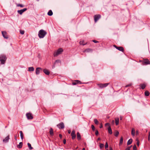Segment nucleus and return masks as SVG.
<instances>
[{"label":"nucleus","mask_w":150,"mask_h":150,"mask_svg":"<svg viewBox=\"0 0 150 150\" xmlns=\"http://www.w3.org/2000/svg\"><path fill=\"white\" fill-rule=\"evenodd\" d=\"M47 34V32L43 30H40L38 33V36L40 38H43Z\"/></svg>","instance_id":"f257e3e1"},{"label":"nucleus","mask_w":150,"mask_h":150,"mask_svg":"<svg viewBox=\"0 0 150 150\" xmlns=\"http://www.w3.org/2000/svg\"><path fill=\"white\" fill-rule=\"evenodd\" d=\"M63 51V50L62 48H59L56 52H55L54 53V56H57L58 55L61 54Z\"/></svg>","instance_id":"f03ea898"},{"label":"nucleus","mask_w":150,"mask_h":150,"mask_svg":"<svg viewBox=\"0 0 150 150\" xmlns=\"http://www.w3.org/2000/svg\"><path fill=\"white\" fill-rule=\"evenodd\" d=\"M6 59V57L5 55H1L0 56V61L2 64H4Z\"/></svg>","instance_id":"7ed1b4c3"},{"label":"nucleus","mask_w":150,"mask_h":150,"mask_svg":"<svg viewBox=\"0 0 150 150\" xmlns=\"http://www.w3.org/2000/svg\"><path fill=\"white\" fill-rule=\"evenodd\" d=\"M94 21L95 23L97 21L101 18V15L100 14L95 15L94 16Z\"/></svg>","instance_id":"20e7f679"},{"label":"nucleus","mask_w":150,"mask_h":150,"mask_svg":"<svg viewBox=\"0 0 150 150\" xmlns=\"http://www.w3.org/2000/svg\"><path fill=\"white\" fill-rule=\"evenodd\" d=\"M57 126L60 129H63L64 127V124L63 122H61L58 124Z\"/></svg>","instance_id":"39448f33"},{"label":"nucleus","mask_w":150,"mask_h":150,"mask_svg":"<svg viewBox=\"0 0 150 150\" xmlns=\"http://www.w3.org/2000/svg\"><path fill=\"white\" fill-rule=\"evenodd\" d=\"M142 64L146 65L150 64V62L147 59H144L143 60Z\"/></svg>","instance_id":"423d86ee"},{"label":"nucleus","mask_w":150,"mask_h":150,"mask_svg":"<svg viewBox=\"0 0 150 150\" xmlns=\"http://www.w3.org/2000/svg\"><path fill=\"white\" fill-rule=\"evenodd\" d=\"M113 46L122 52H124V49L123 47H117L115 45H114Z\"/></svg>","instance_id":"0eeeda50"},{"label":"nucleus","mask_w":150,"mask_h":150,"mask_svg":"<svg viewBox=\"0 0 150 150\" xmlns=\"http://www.w3.org/2000/svg\"><path fill=\"white\" fill-rule=\"evenodd\" d=\"M2 35L4 38L8 39V35H7V33L5 31H2L1 32Z\"/></svg>","instance_id":"6e6552de"},{"label":"nucleus","mask_w":150,"mask_h":150,"mask_svg":"<svg viewBox=\"0 0 150 150\" xmlns=\"http://www.w3.org/2000/svg\"><path fill=\"white\" fill-rule=\"evenodd\" d=\"M26 115L28 119H32L33 118L32 114L30 113H26Z\"/></svg>","instance_id":"1a4fd4ad"},{"label":"nucleus","mask_w":150,"mask_h":150,"mask_svg":"<svg viewBox=\"0 0 150 150\" xmlns=\"http://www.w3.org/2000/svg\"><path fill=\"white\" fill-rule=\"evenodd\" d=\"M27 10V8H25L22 9L18 10L17 11L18 13L20 15H22L23 13Z\"/></svg>","instance_id":"9d476101"},{"label":"nucleus","mask_w":150,"mask_h":150,"mask_svg":"<svg viewBox=\"0 0 150 150\" xmlns=\"http://www.w3.org/2000/svg\"><path fill=\"white\" fill-rule=\"evenodd\" d=\"M71 136H72V139H75L76 137V135L75 134V131L74 130L72 131L71 133Z\"/></svg>","instance_id":"9b49d317"},{"label":"nucleus","mask_w":150,"mask_h":150,"mask_svg":"<svg viewBox=\"0 0 150 150\" xmlns=\"http://www.w3.org/2000/svg\"><path fill=\"white\" fill-rule=\"evenodd\" d=\"M108 84V83H105L103 84H99L98 85L99 86V87L100 88H103L107 86Z\"/></svg>","instance_id":"f8f14e48"},{"label":"nucleus","mask_w":150,"mask_h":150,"mask_svg":"<svg viewBox=\"0 0 150 150\" xmlns=\"http://www.w3.org/2000/svg\"><path fill=\"white\" fill-rule=\"evenodd\" d=\"M9 139V135H8L3 140V142L5 143H7L8 142Z\"/></svg>","instance_id":"ddd939ff"},{"label":"nucleus","mask_w":150,"mask_h":150,"mask_svg":"<svg viewBox=\"0 0 150 150\" xmlns=\"http://www.w3.org/2000/svg\"><path fill=\"white\" fill-rule=\"evenodd\" d=\"M42 70V69L40 67H38L36 68L35 70L36 74L37 75L39 74L40 73V70Z\"/></svg>","instance_id":"4468645a"},{"label":"nucleus","mask_w":150,"mask_h":150,"mask_svg":"<svg viewBox=\"0 0 150 150\" xmlns=\"http://www.w3.org/2000/svg\"><path fill=\"white\" fill-rule=\"evenodd\" d=\"M81 83L80 81L78 80H75L74 82H72V84L73 85H76L77 84H81Z\"/></svg>","instance_id":"2eb2a0df"},{"label":"nucleus","mask_w":150,"mask_h":150,"mask_svg":"<svg viewBox=\"0 0 150 150\" xmlns=\"http://www.w3.org/2000/svg\"><path fill=\"white\" fill-rule=\"evenodd\" d=\"M77 139L78 140H79L81 139V136L79 132H77Z\"/></svg>","instance_id":"dca6fc26"},{"label":"nucleus","mask_w":150,"mask_h":150,"mask_svg":"<svg viewBox=\"0 0 150 150\" xmlns=\"http://www.w3.org/2000/svg\"><path fill=\"white\" fill-rule=\"evenodd\" d=\"M43 72L47 75H49L50 74L49 71L47 69H44L43 70Z\"/></svg>","instance_id":"f3484780"},{"label":"nucleus","mask_w":150,"mask_h":150,"mask_svg":"<svg viewBox=\"0 0 150 150\" xmlns=\"http://www.w3.org/2000/svg\"><path fill=\"white\" fill-rule=\"evenodd\" d=\"M146 85L145 84H140V86L141 88L142 89H144L145 88L146 86Z\"/></svg>","instance_id":"a211bd4d"},{"label":"nucleus","mask_w":150,"mask_h":150,"mask_svg":"<svg viewBox=\"0 0 150 150\" xmlns=\"http://www.w3.org/2000/svg\"><path fill=\"white\" fill-rule=\"evenodd\" d=\"M92 51V49H90V48H88V49H86L84 51H83V52H91Z\"/></svg>","instance_id":"6ab92c4d"},{"label":"nucleus","mask_w":150,"mask_h":150,"mask_svg":"<svg viewBox=\"0 0 150 150\" xmlns=\"http://www.w3.org/2000/svg\"><path fill=\"white\" fill-rule=\"evenodd\" d=\"M119 118H116L115 119V124L116 125H117L119 124Z\"/></svg>","instance_id":"aec40b11"},{"label":"nucleus","mask_w":150,"mask_h":150,"mask_svg":"<svg viewBox=\"0 0 150 150\" xmlns=\"http://www.w3.org/2000/svg\"><path fill=\"white\" fill-rule=\"evenodd\" d=\"M135 131L134 128H132V129L131 134L132 136H134L135 135Z\"/></svg>","instance_id":"412c9836"},{"label":"nucleus","mask_w":150,"mask_h":150,"mask_svg":"<svg viewBox=\"0 0 150 150\" xmlns=\"http://www.w3.org/2000/svg\"><path fill=\"white\" fill-rule=\"evenodd\" d=\"M50 133L51 135L53 136V129L52 128H50Z\"/></svg>","instance_id":"4be33fe9"},{"label":"nucleus","mask_w":150,"mask_h":150,"mask_svg":"<svg viewBox=\"0 0 150 150\" xmlns=\"http://www.w3.org/2000/svg\"><path fill=\"white\" fill-rule=\"evenodd\" d=\"M23 145V143L22 142H21L19 143V144H18L17 145V147L18 148H22Z\"/></svg>","instance_id":"5701e85b"},{"label":"nucleus","mask_w":150,"mask_h":150,"mask_svg":"<svg viewBox=\"0 0 150 150\" xmlns=\"http://www.w3.org/2000/svg\"><path fill=\"white\" fill-rule=\"evenodd\" d=\"M108 132L110 134H112V130L111 129V128L110 127V126H109V127H108Z\"/></svg>","instance_id":"b1692460"},{"label":"nucleus","mask_w":150,"mask_h":150,"mask_svg":"<svg viewBox=\"0 0 150 150\" xmlns=\"http://www.w3.org/2000/svg\"><path fill=\"white\" fill-rule=\"evenodd\" d=\"M132 142V139H130L129 140H128L127 142V145H129L130 144H131Z\"/></svg>","instance_id":"393cba45"},{"label":"nucleus","mask_w":150,"mask_h":150,"mask_svg":"<svg viewBox=\"0 0 150 150\" xmlns=\"http://www.w3.org/2000/svg\"><path fill=\"white\" fill-rule=\"evenodd\" d=\"M47 14L49 16H52L53 14V12L51 10H49L47 13Z\"/></svg>","instance_id":"a878e982"},{"label":"nucleus","mask_w":150,"mask_h":150,"mask_svg":"<svg viewBox=\"0 0 150 150\" xmlns=\"http://www.w3.org/2000/svg\"><path fill=\"white\" fill-rule=\"evenodd\" d=\"M144 94L146 96H148L150 94V93L148 91H146L144 92Z\"/></svg>","instance_id":"bb28decb"},{"label":"nucleus","mask_w":150,"mask_h":150,"mask_svg":"<svg viewBox=\"0 0 150 150\" xmlns=\"http://www.w3.org/2000/svg\"><path fill=\"white\" fill-rule=\"evenodd\" d=\"M20 136H21V139H23V132H22V131H20Z\"/></svg>","instance_id":"cd10ccee"},{"label":"nucleus","mask_w":150,"mask_h":150,"mask_svg":"<svg viewBox=\"0 0 150 150\" xmlns=\"http://www.w3.org/2000/svg\"><path fill=\"white\" fill-rule=\"evenodd\" d=\"M34 70V68L33 67H31L28 68V71H33Z\"/></svg>","instance_id":"c85d7f7f"},{"label":"nucleus","mask_w":150,"mask_h":150,"mask_svg":"<svg viewBox=\"0 0 150 150\" xmlns=\"http://www.w3.org/2000/svg\"><path fill=\"white\" fill-rule=\"evenodd\" d=\"M28 145L30 149L31 150L33 149V148L31 146V145L30 143H28Z\"/></svg>","instance_id":"c756f323"},{"label":"nucleus","mask_w":150,"mask_h":150,"mask_svg":"<svg viewBox=\"0 0 150 150\" xmlns=\"http://www.w3.org/2000/svg\"><path fill=\"white\" fill-rule=\"evenodd\" d=\"M123 138L122 137H121L120 138V142L119 143L120 145H121L122 144V142H123Z\"/></svg>","instance_id":"7c9ffc66"},{"label":"nucleus","mask_w":150,"mask_h":150,"mask_svg":"<svg viewBox=\"0 0 150 150\" xmlns=\"http://www.w3.org/2000/svg\"><path fill=\"white\" fill-rule=\"evenodd\" d=\"M16 6L18 7L20 6L21 8H23L24 7V5H23L20 4H17Z\"/></svg>","instance_id":"2f4dec72"},{"label":"nucleus","mask_w":150,"mask_h":150,"mask_svg":"<svg viewBox=\"0 0 150 150\" xmlns=\"http://www.w3.org/2000/svg\"><path fill=\"white\" fill-rule=\"evenodd\" d=\"M94 123H95V124H96V125H98V120L96 119H95L94 120Z\"/></svg>","instance_id":"473e14b6"},{"label":"nucleus","mask_w":150,"mask_h":150,"mask_svg":"<svg viewBox=\"0 0 150 150\" xmlns=\"http://www.w3.org/2000/svg\"><path fill=\"white\" fill-rule=\"evenodd\" d=\"M61 61L60 60H56L55 61V62H54V66L53 67H54V65H55V64L56 63H60V62Z\"/></svg>","instance_id":"72a5a7b5"},{"label":"nucleus","mask_w":150,"mask_h":150,"mask_svg":"<svg viewBox=\"0 0 150 150\" xmlns=\"http://www.w3.org/2000/svg\"><path fill=\"white\" fill-rule=\"evenodd\" d=\"M79 44L81 45H86L87 44V43H83V41H80L79 42Z\"/></svg>","instance_id":"f704fd0d"},{"label":"nucleus","mask_w":150,"mask_h":150,"mask_svg":"<svg viewBox=\"0 0 150 150\" xmlns=\"http://www.w3.org/2000/svg\"><path fill=\"white\" fill-rule=\"evenodd\" d=\"M119 134V132L118 131L115 132V133L114 135L115 136L117 137L118 136Z\"/></svg>","instance_id":"c9c22d12"},{"label":"nucleus","mask_w":150,"mask_h":150,"mask_svg":"<svg viewBox=\"0 0 150 150\" xmlns=\"http://www.w3.org/2000/svg\"><path fill=\"white\" fill-rule=\"evenodd\" d=\"M100 147L101 149L103 148L104 146V144H100Z\"/></svg>","instance_id":"e433bc0d"},{"label":"nucleus","mask_w":150,"mask_h":150,"mask_svg":"<svg viewBox=\"0 0 150 150\" xmlns=\"http://www.w3.org/2000/svg\"><path fill=\"white\" fill-rule=\"evenodd\" d=\"M108 143L107 142H106L105 144V149H107L108 148Z\"/></svg>","instance_id":"4c0bfd02"},{"label":"nucleus","mask_w":150,"mask_h":150,"mask_svg":"<svg viewBox=\"0 0 150 150\" xmlns=\"http://www.w3.org/2000/svg\"><path fill=\"white\" fill-rule=\"evenodd\" d=\"M91 127L93 131H94L95 130V127L93 125H92L91 126Z\"/></svg>","instance_id":"58836bf2"},{"label":"nucleus","mask_w":150,"mask_h":150,"mask_svg":"<svg viewBox=\"0 0 150 150\" xmlns=\"http://www.w3.org/2000/svg\"><path fill=\"white\" fill-rule=\"evenodd\" d=\"M20 33L21 34L23 35L24 33V30H21L20 31Z\"/></svg>","instance_id":"ea45409f"},{"label":"nucleus","mask_w":150,"mask_h":150,"mask_svg":"<svg viewBox=\"0 0 150 150\" xmlns=\"http://www.w3.org/2000/svg\"><path fill=\"white\" fill-rule=\"evenodd\" d=\"M137 149V147L135 145H134V146L133 147V150H136Z\"/></svg>","instance_id":"a19ab883"},{"label":"nucleus","mask_w":150,"mask_h":150,"mask_svg":"<svg viewBox=\"0 0 150 150\" xmlns=\"http://www.w3.org/2000/svg\"><path fill=\"white\" fill-rule=\"evenodd\" d=\"M99 133L98 130H96L95 132V134L96 135H98V134Z\"/></svg>","instance_id":"79ce46f5"},{"label":"nucleus","mask_w":150,"mask_h":150,"mask_svg":"<svg viewBox=\"0 0 150 150\" xmlns=\"http://www.w3.org/2000/svg\"><path fill=\"white\" fill-rule=\"evenodd\" d=\"M105 126H109H109H110V124L108 123H106L105 124Z\"/></svg>","instance_id":"37998d69"},{"label":"nucleus","mask_w":150,"mask_h":150,"mask_svg":"<svg viewBox=\"0 0 150 150\" xmlns=\"http://www.w3.org/2000/svg\"><path fill=\"white\" fill-rule=\"evenodd\" d=\"M132 146L131 145V146L128 147L127 149H126L127 150H130V148Z\"/></svg>","instance_id":"c03bdc74"},{"label":"nucleus","mask_w":150,"mask_h":150,"mask_svg":"<svg viewBox=\"0 0 150 150\" xmlns=\"http://www.w3.org/2000/svg\"><path fill=\"white\" fill-rule=\"evenodd\" d=\"M137 145L138 146H139V141L137 140Z\"/></svg>","instance_id":"a18cd8bd"},{"label":"nucleus","mask_w":150,"mask_h":150,"mask_svg":"<svg viewBox=\"0 0 150 150\" xmlns=\"http://www.w3.org/2000/svg\"><path fill=\"white\" fill-rule=\"evenodd\" d=\"M63 143L65 144L66 143V140L65 139H64L63 140Z\"/></svg>","instance_id":"49530a36"},{"label":"nucleus","mask_w":150,"mask_h":150,"mask_svg":"<svg viewBox=\"0 0 150 150\" xmlns=\"http://www.w3.org/2000/svg\"><path fill=\"white\" fill-rule=\"evenodd\" d=\"M92 41H93V42H94L95 43H97V42H98V41H96V40H93Z\"/></svg>","instance_id":"de8ad7c7"},{"label":"nucleus","mask_w":150,"mask_h":150,"mask_svg":"<svg viewBox=\"0 0 150 150\" xmlns=\"http://www.w3.org/2000/svg\"><path fill=\"white\" fill-rule=\"evenodd\" d=\"M131 86V84H129L128 85H126L125 87H128V86Z\"/></svg>","instance_id":"09e8293b"},{"label":"nucleus","mask_w":150,"mask_h":150,"mask_svg":"<svg viewBox=\"0 0 150 150\" xmlns=\"http://www.w3.org/2000/svg\"><path fill=\"white\" fill-rule=\"evenodd\" d=\"M148 140H150V134L149 133V135L148 137Z\"/></svg>","instance_id":"8fccbe9b"},{"label":"nucleus","mask_w":150,"mask_h":150,"mask_svg":"<svg viewBox=\"0 0 150 150\" xmlns=\"http://www.w3.org/2000/svg\"><path fill=\"white\" fill-rule=\"evenodd\" d=\"M102 127H103L102 124H100V128H102Z\"/></svg>","instance_id":"3c124183"},{"label":"nucleus","mask_w":150,"mask_h":150,"mask_svg":"<svg viewBox=\"0 0 150 150\" xmlns=\"http://www.w3.org/2000/svg\"><path fill=\"white\" fill-rule=\"evenodd\" d=\"M14 138H15V140H17V136L16 135H15L14 136Z\"/></svg>","instance_id":"603ef678"},{"label":"nucleus","mask_w":150,"mask_h":150,"mask_svg":"<svg viewBox=\"0 0 150 150\" xmlns=\"http://www.w3.org/2000/svg\"><path fill=\"white\" fill-rule=\"evenodd\" d=\"M59 137H60V138L61 139L62 138V135L61 134H59Z\"/></svg>","instance_id":"864d4df0"},{"label":"nucleus","mask_w":150,"mask_h":150,"mask_svg":"<svg viewBox=\"0 0 150 150\" xmlns=\"http://www.w3.org/2000/svg\"><path fill=\"white\" fill-rule=\"evenodd\" d=\"M68 133L69 134H70L71 133V131L70 130H68Z\"/></svg>","instance_id":"5fc2aeb1"},{"label":"nucleus","mask_w":150,"mask_h":150,"mask_svg":"<svg viewBox=\"0 0 150 150\" xmlns=\"http://www.w3.org/2000/svg\"><path fill=\"white\" fill-rule=\"evenodd\" d=\"M120 120H122V116H120Z\"/></svg>","instance_id":"6e6d98bb"},{"label":"nucleus","mask_w":150,"mask_h":150,"mask_svg":"<svg viewBox=\"0 0 150 150\" xmlns=\"http://www.w3.org/2000/svg\"><path fill=\"white\" fill-rule=\"evenodd\" d=\"M136 134H138V131H136Z\"/></svg>","instance_id":"4d7b16f0"},{"label":"nucleus","mask_w":150,"mask_h":150,"mask_svg":"<svg viewBox=\"0 0 150 150\" xmlns=\"http://www.w3.org/2000/svg\"><path fill=\"white\" fill-rule=\"evenodd\" d=\"M101 139L100 138H98V139H97V141H98V140H100Z\"/></svg>","instance_id":"13d9d810"},{"label":"nucleus","mask_w":150,"mask_h":150,"mask_svg":"<svg viewBox=\"0 0 150 150\" xmlns=\"http://www.w3.org/2000/svg\"><path fill=\"white\" fill-rule=\"evenodd\" d=\"M110 150H113L112 148L111 147H110Z\"/></svg>","instance_id":"bf43d9fd"},{"label":"nucleus","mask_w":150,"mask_h":150,"mask_svg":"<svg viewBox=\"0 0 150 150\" xmlns=\"http://www.w3.org/2000/svg\"><path fill=\"white\" fill-rule=\"evenodd\" d=\"M82 150H85V148H83Z\"/></svg>","instance_id":"052dcab7"},{"label":"nucleus","mask_w":150,"mask_h":150,"mask_svg":"<svg viewBox=\"0 0 150 150\" xmlns=\"http://www.w3.org/2000/svg\"><path fill=\"white\" fill-rule=\"evenodd\" d=\"M112 123H114V120H112Z\"/></svg>","instance_id":"680f3d73"},{"label":"nucleus","mask_w":150,"mask_h":150,"mask_svg":"<svg viewBox=\"0 0 150 150\" xmlns=\"http://www.w3.org/2000/svg\"><path fill=\"white\" fill-rule=\"evenodd\" d=\"M149 134H150V131H149Z\"/></svg>","instance_id":"e2e57ef3"},{"label":"nucleus","mask_w":150,"mask_h":150,"mask_svg":"<svg viewBox=\"0 0 150 150\" xmlns=\"http://www.w3.org/2000/svg\"><path fill=\"white\" fill-rule=\"evenodd\" d=\"M106 150H108V149H107Z\"/></svg>","instance_id":"0e129e2a"}]
</instances>
